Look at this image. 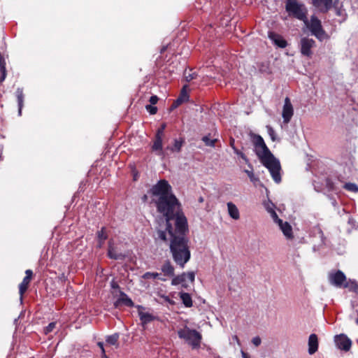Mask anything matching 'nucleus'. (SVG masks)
I'll use <instances>...</instances> for the list:
<instances>
[{
	"instance_id": "obj_1",
	"label": "nucleus",
	"mask_w": 358,
	"mask_h": 358,
	"mask_svg": "<svg viewBox=\"0 0 358 358\" xmlns=\"http://www.w3.org/2000/svg\"><path fill=\"white\" fill-rule=\"evenodd\" d=\"M150 193L152 196L157 197L155 203L157 212L162 214L164 217L165 227L163 230L176 227V223L179 220L188 224L181 203L173 193L172 187L167 180H159L150 189Z\"/></svg>"
},
{
	"instance_id": "obj_2",
	"label": "nucleus",
	"mask_w": 358,
	"mask_h": 358,
	"mask_svg": "<svg viewBox=\"0 0 358 358\" xmlns=\"http://www.w3.org/2000/svg\"><path fill=\"white\" fill-rule=\"evenodd\" d=\"M189 232L188 224L180 220L177 222L176 227L171 229H156L157 238L164 243L169 241L172 258L180 268H184L191 258Z\"/></svg>"
},
{
	"instance_id": "obj_3",
	"label": "nucleus",
	"mask_w": 358,
	"mask_h": 358,
	"mask_svg": "<svg viewBox=\"0 0 358 358\" xmlns=\"http://www.w3.org/2000/svg\"><path fill=\"white\" fill-rule=\"evenodd\" d=\"M250 136L252 143L255 147L256 155L260 162L268 169L273 180L276 183H280L282 178L280 175L281 166L279 160L271 153L260 135L250 133Z\"/></svg>"
},
{
	"instance_id": "obj_4",
	"label": "nucleus",
	"mask_w": 358,
	"mask_h": 358,
	"mask_svg": "<svg viewBox=\"0 0 358 358\" xmlns=\"http://www.w3.org/2000/svg\"><path fill=\"white\" fill-rule=\"evenodd\" d=\"M329 282L338 287L348 289L349 291H358L357 282L351 279H347L345 273L341 271H331L328 274Z\"/></svg>"
},
{
	"instance_id": "obj_5",
	"label": "nucleus",
	"mask_w": 358,
	"mask_h": 358,
	"mask_svg": "<svg viewBox=\"0 0 358 358\" xmlns=\"http://www.w3.org/2000/svg\"><path fill=\"white\" fill-rule=\"evenodd\" d=\"M178 335L180 338L184 339L192 348H199L202 336L199 331L185 326L178 331Z\"/></svg>"
},
{
	"instance_id": "obj_6",
	"label": "nucleus",
	"mask_w": 358,
	"mask_h": 358,
	"mask_svg": "<svg viewBox=\"0 0 358 358\" xmlns=\"http://www.w3.org/2000/svg\"><path fill=\"white\" fill-rule=\"evenodd\" d=\"M285 8L294 17L307 22V10L303 4L299 3L296 0H289Z\"/></svg>"
},
{
	"instance_id": "obj_7",
	"label": "nucleus",
	"mask_w": 358,
	"mask_h": 358,
	"mask_svg": "<svg viewBox=\"0 0 358 358\" xmlns=\"http://www.w3.org/2000/svg\"><path fill=\"white\" fill-rule=\"evenodd\" d=\"M141 325L145 329L148 324L159 320V317L154 313L153 310L141 305L136 306Z\"/></svg>"
},
{
	"instance_id": "obj_8",
	"label": "nucleus",
	"mask_w": 358,
	"mask_h": 358,
	"mask_svg": "<svg viewBox=\"0 0 358 358\" xmlns=\"http://www.w3.org/2000/svg\"><path fill=\"white\" fill-rule=\"evenodd\" d=\"M310 31L312 35L315 36L319 41H322L327 38V34L322 27L321 21L315 15H312L310 21L305 22Z\"/></svg>"
},
{
	"instance_id": "obj_9",
	"label": "nucleus",
	"mask_w": 358,
	"mask_h": 358,
	"mask_svg": "<svg viewBox=\"0 0 358 358\" xmlns=\"http://www.w3.org/2000/svg\"><path fill=\"white\" fill-rule=\"evenodd\" d=\"M195 275L194 272H189L187 273H183L182 274L178 275L173 278V285H181L183 288H189V285H193L194 281Z\"/></svg>"
},
{
	"instance_id": "obj_10",
	"label": "nucleus",
	"mask_w": 358,
	"mask_h": 358,
	"mask_svg": "<svg viewBox=\"0 0 358 358\" xmlns=\"http://www.w3.org/2000/svg\"><path fill=\"white\" fill-rule=\"evenodd\" d=\"M163 138L164 136L155 134L151 145V151L162 159H164L166 156L165 150H163Z\"/></svg>"
},
{
	"instance_id": "obj_11",
	"label": "nucleus",
	"mask_w": 358,
	"mask_h": 358,
	"mask_svg": "<svg viewBox=\"0 0 358 358\" xmlns=\"http://www.w3.org/2000/svg\"><path fill=\"white\" fill-rule=\"evenodd\" d=\"M334 0H311L313 6L320 13H327L335 5Z\"/></svg>"
},
{
	"instance_id": "obj_12",
	"label": "nucleus",
	"mask_w": 358,
	"mask_h": 358,
	"mask_svg": "<svg viewBox=\"0 0 358 358\" xmlns=\"http://www.w3.org/2000/svg\"><path fill=\"white\" fill-rule=\"evenodd\" d=\"M300 44L301 53L304 56L311 57V48L315 45V41L313 38L303 37L301 39Z\"/></svg>"
},
{
	"instance_id": "obj_13",
	"label": "nucleus",
	"mask_w": 358,
	"mask_h": 358,
	"mask_svg": "<svg viewBox=\"0 0 358 358\" xmlns=\"http://www.w3.org/2000/svg\"><path fill=\"white\" fill-rule=\"evenodd\" d=\"M294 115V109L291 101L289 97H286L285 99V103L282 108V116L283 118V122L287 124L290 122Z\"/></svg>"
},
{
	"instance_id": "obj_14",
	"label": "nucleus",
	"mask_w": 358,
	"mask_h": 358,
	"mask_svg": "<svg viewBox=\"0 0 358 358\" xmlns=\"http://www.w3.org/2000/svg\"><path fill=\"white\" fill-rule=\"evenodd\" d=\"M335 343L336 346L344 351H348L352 345L350 339L344 334H340L335 336Z\"/></svg>"
},
{
	"instance_id": "obj_15",
	"label": "nucleus",
	"mask_w": 358,
	"mask_h": 358,
	"mask_svg": "<svg viewBox=\"0 0 358 358\" xmlns=\"http://www.w3.org/2000/svg\"><path fill=\"white\" fill-rule=\"evenodd\" d=\"M114 306L115 308H120L122 306L133 307L134 303L124 292H120L118 298L114 302Z\"/></svg>"
},
{
	"instance_id": "obj_16",
	"label": "nucleus",
	"mask_w": 358,
	"mask_h": 358,
	"mask_svg": "<svg viewBox=\"0 0 358 358\" xmlns=\"http://www.w3.org/2000/svg\"><path fill=\"white\" fill-rule=\"evenodd\" d=\"M107 256L110 259L115 260H124L126 257L124 253L117 251V248L113 245L110 241L108 243Z\"/></svg>"
},
{
	"instance_id": "obj_17",
	"label": "nucleus",
	"mask_w": 358,
	"mask_h": 358,
	"mask_svg": "<svg viewBox=\"0 0 358 358\" xmlns=\"http://www.w3.org/2000/svg\"><path fill=\"white\" fill-rule=\"evenodd\" d=\"M268 38L273 41V43L280 48H285L287 45V41L280 34L273 32H268Z\"/></svg>"
},
{
	"instance_id": "obj_18",
	"label": "nucleus",
	"mask_w": 358,
	"mask_h": 358,
	"mask_svg": "<svg viewBox=\"0 0 358 358\" xmlns=\"http://www.w3.org/2000/svg\"><path fill=\"white\" fill-rule=\"evenodd\" d=\"M185 138L183 137H180L179 138H175L173 140V145L171 146H167L165 148V152L170 151L171 153L173 152H180L182 150V148L185 144Z\"/></svg>"
},
{
	"instance_id": "obj_19",
	"label": "nucleus",
	"mask_w": 358,
	"mask_h": 358,
	"mask_svg": "<svg viewBox=\"0 0 358 358\" xmlns=\"http://www.w3.org/2000/svg\"><path fill=\"white\" fill-rule=\"evenodd\" d=\"M34 278L32 270L27 269L25 271V276L21 283L19 285V291H27L29 285Z\"/></svg>"
},
{
	"instance_id": "obj_20",
	"label": "nucleus",
	"mask_w": 358,
	"mask_h": 358,
	"mask_svg": "<svg viewBox=\"0 0 358 358\" xmlns=\"http://www.w3.org/2000/svg\"><path fill=\"white\" fill-rule=\"evenodd\" d=\"M318 349V339L315 334L310 335L308 338V353L313 355L317 351Z\"/></svg>"
},
{
	"instance_id": "obj_21",
	"label": "nucleus",
	"mask_w": 358,
	"mask_h": 358,
	"mask_svg": "<svg viewBox=\"0 0 358 358\" xmlns=\"http://www.w3.org/2000/svg\"><path fill=\"white\" fill-rule=\"evenodd\" d=\"M227 208L229 216L234 219L238 220L240 218V213L236 206L232 202L227 203Z\"/></svg>"
},
{
	"instance_id": "obj_22",
	"label": "nucleus",
	"mask_w": 358,
	"mask_h": 358,
	"mask_svg": "<svg viewBox=\"0 0 358 358\" xmlns=\"http://www.w3.org/2000/svg\"><path fill=\"white\" fill-rule=\"evenodd\" d=\"M280 229L282 230L283 234L287 238H293L292 228L287 222H285L284 224L280 227Z\"/></svg>"
},
{
	"instance_id": "obj_23",
	"label": "nucleus",
	"mask_w": 358,
	"mask_h": 358,
	"mask_svg": "<svg viewBox=\"0 0 358 358\" xmlns=\"http://www.w3.org/2000/svg\"><path fill=\"white\" fill-rule=\"evenodd\" d=\"M106 345L114 346L115 348H119V335L114 334L110 336H108L106 338Z\"/></svg>"
},
{
	"instance_id": "obj_24",
	"label": "nucleus",
	"mask_w": 358,
	"mask_h": 358,
	"mask_svg": "<svg viewBox=\"0 0 358 358\" xmlns=\"http://www.w3.org/2000/svg\"><path fill=\"white\" fill-rule=\"evenodd\" d=\"M187 85H185L182 87V90H181V92H180V96H178V98L176 99V103H177V105H180L182 103H183L184 101H186L188 100L189 99V95L187 92Z\"/></svg>"
},
{
	"instance_id": "obj_25",
	"label": "nucleus",
	"mask_w": 358,
	"mask_h": 358,
	"mask_svg": "<svg viewBox=\"0 0 358 358\" xmlns=\"http://www.w3.org/2000/svg\"><path fill=\"white\" fill-rule=\"evenodd\" d=\"M162 271L164 273V274L166 276H173L174 274V268L171 264L169 261L166 262L163 264L162 267Z\"/></svg>"
},
{
	"instance_id": "obj_26",
	"label": "nucleus",
	"mask_w": 358,
	"mask_h": 358,
	"mask_svg": "<svg viewBox=\"0 0 358 358\" xmlns=\"http://www.w3.org/2000/svg\"><path fill=\"white\" fill-rule=\"evenodd\" d=\"M96 236L99 241V246L101 248L104 241L108 238L106 227H103L101 230L98 231Z\"/></svg>"
},
{
	"instance_id": "obj_27",
	"label": "nucleus",
	"mask_w": 358,
	"mask_h": 358,
	"mask_svg": "<svg viewBox=\"0 0 358 358\" xmlns=\"http://www.w3.org/2000/svg\"><path fill=\"white\" fill-rule=\"evenodd\" d=\"M0 83L3 82L6 77V61L3 56L0 53Z\"/></svg>"
},
{
	"instance_id": "obj_28",
	"label": "nucleus",
	"mask_w": 358,
	"mask_h": 358,
	"mask_svg": "<svg viewBox=\"0 0 358 358\" xmlns=\"http://www.w3.org/2000/svg\"><path fill=\"white\" fill-rule=\"evenodd\" d=\"M229 145L232 148V149L234 150V152L238 156H240L246 163L248 162V159L247 158V157L245 156V155L241 152L239 150H238L236 147H235V141L233 138H230V141H229Z\"/></svg>"
},
{
	"instance_id": "obj_29",
	"label": "nucleus",
	"mask_w": 358,
	"mask_h": 358,
	"mask_svg": "<svg viewBox=\"0 0 358 358\" xmlns=\"http://www.w3.org/2000/svg\"><path fill=\"white\" fill-rule=\"evenodd\" d=\"M16 97L18 103L19 113L21 114L22 108L24 102V94L23 90L20 88H17L16 90Z\"/></svg>"
},
{
	"instance_id": "obj_30",
	"label": "nucleus",
	"mask_w": 358,
	"mask_h": 358,
	"mask_svg": "<svg viewBox=\"0 0 358 358\" xmlns=\"http://www.w3.org/2000/svg\"><path fill=\"white\" fill-rule=\"evenodd\" d=\"M184 78L186 82H190L191 80L196 79L198 74L196 72H192V69L187 71L185 69L183 73Z\"/></svg>"
},
{
	"instance_id": "obj_31",
	"label": "nucleus",
	"mask_w": 358,
	"mask_h": 358,
	"mask_svg": "<svg viewBox=\"0 0 358 358\" xmlns=\"http://www.w3.org/2000/svg\"><path fill=\"white\" fill-rule=\"evenodd\" d=\"M180 298L186 307L192 306V301L190 295L187 292H180Z\"/></svg>"
},
{
	"instance_id": "obj_32",
	"label": "nucleus",
	"mask_w": 358,
	"mask_h": 358,
	"mask_svg": "<svg viewBox=\"0 0 358 358\" xmlns=\"http://www.w3.org/2000/svg\"><path fill=\"white\" fill-rule=\"evenodd\" d=\"M202 141L205 143L206 146L214 148L215 147V143L217 141V138L210 139V134L208 136H204L202 138Z\"/></svg>"
},
{
	"instance_id": "obj_33",
	"label": "nucleus",
	"mask_w": 358,
	"mask_h": 358,
	"mask_svg": "<svg viewBox=\"0 0 358 358\" xmlns=\"http://www.w3.org/2000/svg\"><path fill=\"white\" fill-rule=\"evenodd\" d=\"M343 188L348 192L354 193L358 192V186L355 183L346 182L344 184Z\"/></svg>"
},
{
	"instance_id": "obj_34",
	"label": "nucleus",
	"mask_w": 358,
	"mask_h": 358,
	"mask_svg": "<svg viewBox=\"0 0 358 358\" xmlns=\"http://www.w3.org/2000/svg\"><path fill=\"white\" fill-rule=\"evenodd\" d=\"M245 173L248 175L250 181L254 184L259 181V178L256 177L252 171L245 170Z\"/></svg>"
},
{
	"instance_id": "obj_35",
	"label": "nucleus",
	"mask_w": 358,
	"mask_h": 358,
	"mask_svg": "<svg viewBox=\"0 0 358 358\" xmlns=\"http://www.w3.org/2000/svg\"><path fill=\"white\" fill-rule=\"evenodd\" d=\"M159 296H160L161 300H159V301L161 303H170V304L174 303V302L173 301V300L171 299V298L169 296L160 295Z\"/></svg>"
},
{
	"instance_id": "obj_36",
	"label": "nucleus",
	"mask_w": 358,
	"mask_h": 358,
	"mask_svg": "<svg viewBox=\"0 0 358 358\" xmlns=\"http://www.w3.org/2000/svg\"><path fill=\"white\" fill-rule=\"evenodd\" d=\"M145 108L150 115H155L157 112V108L153 105H147Z\"/></svg>"
},
{
	"instance_id": "obj_37",
	"label": "nucleus",
	"mask_w": 358,
	"mask_h": 358,
	"mask_svg": "<svg viewBox=\"0 0 358 358\" xmlns=\"http://www.w3.org/2000/svg\"><path fill=\"white\" fill-rule=\"evenodd\" d=\"M266 129H267L268 133L271 140L273 141H275V131L269 125L266 126Z\"/></svg>"
},
{
	"instance_id": "obj_38",
	"label": "nucleus",
	"mask_w": 358,
	"mask_h": 358,
	"mask_svg": "<svg viewBox=\"0 0 358 358\" xmlns=\"http://www.w3.org/2000/svg\"><path fill=\"white\" fill-rule=\"evenodd\" d=\"M166 124L162 123L160 125V127L157 129L155 134L164 136V131L166 129Z\"/></svg>"
},
{
	"instance_id": "obj_39",
	"label": "nucleus",
	"mask_w": 358,
	"mask_h": 358,
	"mask_svg": "<svg viewBox=\"0 0 358 358\" xmlns=\"http://www.w3.org/2000/svg\"><path fill=\"white\" fill-rule=\"evenodd\" d=\"M56 323L55 322H51L48 324V327L45 329V333L47 334L55 328Z\"/></svg>"
},
{
	"instance_id": "obj_40",
	"label": "nucleus",
	"mask_w": 358,
	"mask_h": 358,
	"mask_svg": "<svg viewBox=\"0 0 358 358\" xmlns=\"http://www.w3.org/2000/svg\"><path fill=\"white\" fill-rule=\"evenodd\" d=\"M159 275V273H150V272H147L144 274L143 277L145 278H152L154 279L158 278V276Z\"/></svg>"
},
{
	"instance_id": "obj_41",
	"label": "nucleus",
	"mask_w": 358,
	"mask_h": 358,
	"mask_svg": "<svg viewBox=\"0 0 358 358\" xmlns=\"http://www.w3.org/2000/svg\"><path fill=\"white\" fill-rule=\"evenodd\" d=\"M252 343L255 346L257 347L261 344L262 340L260 337L255 336L252 339Z\"/></svg>"
},
{
	"instance_id": "obj_42",
	"label": "nucleus",
	"mask_w": 358,
	"mask_h": 358,
	"mask_svg": "<svg viewBox=\"0 0 358 358\" xmlns=\"http://www.w3.org/2000/svg\"><path fill=\"white\" fill-rule=\"evenodd\" d=\"M98 346L100 348L102 353V358H108L106 355V350L103 347V343L102 342H99L97 343Z\"/></svg>"
},
{
	"instance_id": "obj_43",
	"label": "nucleus",
	"mask_w": 358,
	"mask_h": 358,
	"mask_svg": "<svg viewBox=\"0 0 358 358\" xmlns=\"http://www.w3.org/2000/svg\"><path fill=\"white\" fill-rule=\"evenodd\" d=\"M159 100V98L156 95H152L150 96L149 101L150 103V105H155Z\"/></svg>"
},
{
	"instance_id": "obj_44",
	"label": "nucleus",
	"mask_w": 358,
	"mask_h": 358,
	"mask_svg": "<svg viewBox=\"0 0 358 358\" xmlns=\"http://www.w3.org/2000/svg\"><path fill=\"white\" fill-rule=\"evenodd\" d=\"M110 285H111V287L113 289H119L118 283L115 280H113L110 282Z\"/></svg>"
},
{
	"instance_id": "obj_45",
	"label": "nucleus",
	"mask_w": 358,
	"mask_h": 358,
	"mask_svg": "<svg viewBox=\"0 0 358 358\" xmlns=\"http://www.w3.org/2000/svg\"><path fill=\"white\" fill-rule=\"evenodd\" d=\"M271 216L274 221L278 218L277 213L274 210H271Z\"/></svg>"
},
{
	"instance_id": "obj_46",
	"label": "nucleus",
	"mask_w": 358,
	"mask_h": 358,
	"mask_svg": "<svg viewBox=\"0 0 358 358\" xmlns=\"http://www.w3.org/2000/svg\"><path fill=\"white\" fill-rule=\"evenodd\" d=\"M275 222L278 223L279 227H280L281 225H282L284 224L285 222H283L281 219H280L279 217L277 219V220H275Z\"/></svg>"
},
{
	"instance_id": "obj_47",
	"label": "nucleus",
	"mask_w": 358,
	"mask_h": 358,
	"mask_svg": "<svg viewBox=\"0 0 358 358\" xmlns=\"http://www.w3.org/2000/svg\"><path fill=\"white\" fill-rule=\"evenodd\" d=\"M241 356H242V358H250L249 355L248 353L245 352L244 351H241Z\"/></svg>"
},
{
	"instance_id": "obj_48",
	"label": "nucleus",
	"mask_w": 358,
	"mask_h": 358,
	"mask_svg": "<svg viewBox=\"0 0 358 358\" xmlns=\"http://www.w3.org/2000/svg\"><path fill=\"white\" fill-rule=\"evenodd\" d=\"M167 49V46L166 45H164L162 47L161 50H160V53L162 54L164 53Z\"/></svg>"
},
{
	"instance_id": "obj_49",
	"label": "nucleus",
	"mask_w": 358,
	"mask_h": 358,
	"mask_svg": "<svg viewBox=\"0 0 358 358\" xmlns=\"http://www.w3.org/2000/svg\"><path fill=\"white\" fill-rule=\"evenodd\" d=\"M203 201H204L203 197L200 196V197L199 198V203H203Z\"/></svg>"
},
{
	"instance_id": "obj_50",
	"label": "nucleus",
	"mask_w": 358,
	"mask_h": 358,
	"mask_svg": "<svg viewBox=\"0 0 358 358\" xmlns=\"http://www.w3.org/2000/svg\"><path fill=\"white\" fill-rule=\"evenodd\" d=\"M23 293H24V292H20V299H22V294H23Z\"/></svg>"
},
{
	"instance_id": "obj_51",
	"label": "nucleus",
	"mask_w": 358,
	"mask_h": 358,
	"mask_svg": "<svg viewBox=\"0 0 358 358\" xmlns=\"http://www.w3.org/2000/svg\"><path fill=\"white\" fill-rule=\"evenodd\" d=\"M143 198H144V199H147V196H146V195H145V196H143Z\"/></svg>"
},
{
	"instance_id": "obj_52",
	"label": "nucleus",
	"mask_w": 358,
	"mask_h": 358,
	"mask_svg": "<svg viewBox=\"0 0 358 358\" xmlns=\"http://www.w3.org/2000/svg\"><path fill=\"white\" fill-rule=\"evenodd\" d=\"M356 323L358 324V318L356 320Z\"/></svg>"
},
{
	"instance_id": "obj_53",
	"label": "nucleus",
	"mask_w": 358,
	"mask_h": 358,
	"mask_svg": "<svg viewBox=\"0 0 358 358\" xmlns=\"http://www.w3.org/2000/svg\"><path fill=\"white\" fill-rule=\"evenodd\" d=\"M215 358H221V357H220V356H217V357H215Z\"/></svg>"
}]
</instances>
